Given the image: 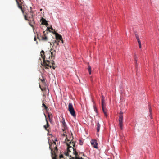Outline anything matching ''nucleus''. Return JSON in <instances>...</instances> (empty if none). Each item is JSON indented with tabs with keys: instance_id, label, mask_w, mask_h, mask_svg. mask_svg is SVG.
I'll list each match as a JSON object with an SVG mask.
<instances>
[{
	"instance_id": "obj_33",
	"label": "nucleus",
	"mask_w": 159,
	"mask_h": 159,
	"mask_svg": "<svg viewBox=\"0 0 159 159\" xmlns=\"http://www.w3.org/2000/svg\"><path fill=\"white\" fill-rule=\"evenodd\" d=\"M139 47L140 48H141V43L139 44Z\"/></svg>"
},
{
	"instance_id": "obj_31",
	"label": "nucleus",
	"mask_w": 159,
	"mask_h": 159,
	"mask_svg": "<svg viewBox=\"0 0 159 159\" xmlns=\"http://www.w3.org/2000/svg\"><path fill=\"white\" fill-rule=\"evenodd\" d=\"M44 127L45 128L46 130H47V128L48 127H47V126L46 125H44Z\"/></svg>"
},
{
	"instance_id": "obj_6",
	"label": "nucleus",
	"mask_w": 159,
	"mask_h": 159,
	"mask_svg": "<svg viewBox=\"0 0 159 159\" xmlns=\"http://www.w3.org/2000/svg\"><path fill=\"white\" fill-rule=\"evenodd\" d=\"M149 111L150 113V114H149V116H150V117L151 118V119H152V109L151 108V107L150 106H149Z\"/></svg>"
},
{
	"instance_id": "obj_14",
	"label": "nucleus",
	"mask_w": 159,
	"mask_h": 159,
	"mask_svg": "<svg viewBox=\"0 0 159 159\" xmlns=\"http://www.w3.org/2000/svg\"><path fill=\"white\" fill-rule=\"evenodd\" d=\"M44 115H45V118H46V122H47V127H48L49 126V125L48 121L47 120V118L46 117V115H45V114L44 113Z\"/></svg>"
},
{
	"instance_id": "obj_16",
	"label": "nucleus",
	"mask_w": 159,
	"mask_h": 159,
	"mask_svg": "<svg viewBox=\"0 0 159 159\" xmlns=\"http://www.w3.org/2000/svg\"><path fill=\"white\" fill-rule=\"evenodd\" d=\"M41 24H43V25H47L48 24V23L47 22V21H46V22H45V23H44V22H43V21H42V22Z\"/></svg>"
},
{
	"instance_id": "obj_37",
	"label": "nucleus",
	"mask_w": 159,
	"mask_h": 159,
	"mask_svg": "<svg viewBox=\"0 0 159 159\" xmlns=\"http://www.w3.org/2000/svg\"><path fill=\"white\" fill-rule=\"evenodd\" d=\"M102 99H105V97L103 96H102Z\"/></svg>"
},
{
	"instance_id": "obj_25",
	"label": "nucleus",
	"mask_w": 159,
	"mask_h": 159,
	"mask_svg": "<svg viewBox=\"0 0 159 159\" xmlns=\"http://www.w3.org/2000/svg\"><path fill=\"white\" fill-rule=\"evenodd\" d=\"M64 154L66 156H69V152H65L64 153Z\"/></svg>"
},
{
	"instance_id": "obj_40",
	"label": "nucleus",
	"mask_w": 159,
	"mask_h": 159,
	"mask_svg": "<svg viewBox=\"0 0 159 159\" xmlns=\"http://www.w3.org/2000/svg\"><path fill=\"white\" fill-rule=\"evenodd\" d=\"M53 143L55 144L56 146H57L56 143V142L53 141Z\"/></svg>"
},
{
	"instance_id": "obj_11",
	"label": "nucleus",
	"mask_w": 159,
	"mask_h": 159,
	"mask_svg": "<svg viewBox=\"0 0 159 159\" xmlns=\"http://www.w3.org/2000/svg\"><path fill=\"white\" fill-rule=\"evenodd\" d=\"M62 123L64 126L65 127H66V122H65V120L64 118H63V119H62Z\"/></svg>"
},
{
	"instance_id": "obj_26",
	"label": "nucleus",
	"mask_w": 159,
	"mask_h": 159,
	"mask_svg": "<svg viewBox=\"0 0 159 159\" xmlns=\"http://www.w3.org/2000/svg\"><path fill=\"white\" fill-rule=\"evenodd\" d=\"M135 36H136V39L137 40L139 39V37L138 35V34H135Z\"/></svg>"
},
{
	"instance_id": "obj_32",
	"label": "nucleus",
	"mask_w": 159,
	"mask_h": 159,
	"mask_svg": "<svg viewBox=\"0 0 159 159\" xmlns=\"http://www.w3.org/2000/svg\"><path fill=\"white\" fill-rule=\"evenodd\" d=\"M45 31H44L43 32V34L44 35H45L46 34L48 33V32H46V33H45Z\"/></svg>"
},
{
	"instance_id": "obj_47",
	"label": "nucleus",
	"mask_w": 159,
	"mask_h": 159,
	"mask_svg": "<svg viewBox=\"0 0 159 159\" xmlns=\"http://www.w3.org/2000/svg\"><path fill=\"white\" fill-rule=\"evenodd\" d=\"M51 54H52V56L53 55V52H51Z\"/></svg>"
},
{
	"instance_id": "obj_46",
	"label": "nucleus",
	"mask_w": 159,
	"mask_h": 159,
	"mask_svg": "<svg viewBox=\"0 0 159 159\" xmlns=\"http://www.w3.org/2000/svg\"><path fill=\"white\" fill-rule=\"evenodd\" d=\"M52 68H53V69H55V67L54 66H53L52 67Z\"/></svg>"
},
{
	"instance_id": "obj_35",
	"label": "nucleus",
	"mask_w": 159,
	"mask_h": 159,
	"mask_svg": "<svg viewBox=\"0 0 159 159\" xmlns=\"http://www.w3.org/2000/svg\"><path fill=\"white\" fill-rule=\"evenodd\" d=\"M59 41H58L57 43H56V46H58V45H59Z\"/></svg>"
},
{
	"instance_id": "obj_27",
	"label": "nucleus",
	"mask_w": 159,
	"mask_h": 159,
	"mask_svg": "<svg viewBox=\"0 0 159 159\" xmlns=\"http://www.w3.org/2000/svg\"><path fill=\"white\" fill-rule=\"evenodd\" d=\"M43 106H44V108L45 109H47V107L44 104V103H43Z\"/></svg>"
},
{
	"instance_id": "obj_22",
	"label": "nucleus",
	"mask_w": 159,
	"mask_h": 159,
	"mask_svg": "<svg viewBox=\"0 0 159 159\" xmlns=\"http://www.w3.org/2000/svg\"><path fill=\"white\" fill-rule=\"evenodd\" d=\"M93 108H94V111H95V112H96L97 113V110L96 107L94 106H93Z\"/></svg>"
},
{
	"instance_id": "obj_15",
	"label": "nucleus",
	"mask_w": 159,
	"mask_h": 159,
	"mask_svg": "<svg viewBox=\"0 0 159 159\" xmlns=\"http://www.w3.org/2000/svg\"><path fill=\"white\" fill-rule=\"evenodd\" d=\"M42 39L44 40H47V36H43Z\"/></svg>"
},
{
	"instance_id": "obj_4",
	"label": "nucleus",
	"mask_w": 159,
	"mask_h": 159,
	"mask_svg": "<svg viewBox=\"0 0 159 159\" xmlns=\"http://www.w3.org/2000/svg\"><path fill=\"white\" fill-rule=\"evenodd\" d=\"M49 148L51 150V156H52V159H57V158L56 157L57 156V155H56V154L55 153L54 154V155L53 156V152H52V151H53V149L52 148H51V143H49Z\"/></svg>"
},
{
	"instance_id": "obj_50",
	"label": "nucleus",
	"mask_w": 159,
	"mask_h": 159,
	"mask_svg": "<svg viewBox=\"0 0 159 159\" xmlns=\"http://www.w3.org/2000/svg\"><path fill=\"white\" fill-rule=\"evenodd\" d=\"M45 68H46V69H47V68H47V67H46Z\"/></svg>"
},
{
	"instance_id": "obj_1",
	"label": "nucleus",
	"mask_w": 159,
	"mask_h": 159,
	"mask_svg": "<svg viewBox=\"0 0 159 159\" xmlns=\"http://www.w3.org/2000/svg\"><path fill=\"white\" fill-rule=\"evenodd\" d=\"M68 110L71 116L74 117L76 116L75 111L73 108V105L71 103H69Z\"/></svg>"
},
{
	"instance_id": "obj_29",
	"label": "nucleus",
	"mask_w": 159,
	"mask_h": 159,
	"mask_svg": "<svg viewBox=\"0 0 159 159\" xmlns=\"http://www.w3.org/2000/svg\"><path fill=\"white\" fill-rule=\"evenodd\" d=\"M137 40L139 44L141 43V41H140V40H139V39H138Z\"/></svg>"
},
{
	"instance_id": "obj_9",
	"label": "nucleus",
	"mask_w": 159,
	"mask_h": 159,
	"mask_svg": "<svg viewBox=\"0 0 159 159\" xmlns=\"http://www.w3.org/2000/svg\"><path fill=\"white\" fill-rule=\"evenodd\" d=\"M88 70L89 74H91V67L89 65L88 66Z\"/></svg>"
},
{
	"instance_id": "obj_21",
	"label": "nucleus",
	"mask_w": 159,
	"mask_h": 159,
	"mask_svg": "<svg viewBox=\"0 0 159 159\" xmlns=\"http://www.w3.org/2000/svg\"><path fill=\"white\" fill-rule=\"evenodd\" d=\"M49 29H50V28H47V29H46V30L47 31L49 30L50 32H52L49 30ZM50 29H51L52 30H53V28L52 27L50 28Z\"/></svg>"
},
{
	"instance_id": "obj_28",
	"label": "nucleus",
	"mask_w": 159,
	"mask_h": 159,
	"mask_svg": "<svg viewBox=\"0 0 159 159\" xmlns=\"http://www.w3.org/2000/svg\"><path fill=\"white\" fill-rule=\"evenodd\" d=\"M30 18L31 19V20H32L33 21H34V19L33 17V15H32L30 17Z\"/></svg>"
},
{
	"instance_id": "obj_17",
	"label": "nucleus",
	"mask_w": 159,
	"mask_h": 159,
	"mask_svg": "<svg viewBox=\"0 0 159 159\" xmlns=\"http://www.w3.org/2000/svg\"><path fill=\"white\" fill-rule=\"evenodd\" d=\"M105 102V99H102V107L104 106V103Z\"/></svg>"
},
{
	"instance_id": "obj_34",
	"label": "nucleus",
	"mask_w": 159,
	"mask_h": 159,
	"mask_svg": "<svg viewBox=\"0 0 159 159\" xmlns=\"http://www.w3.org/2000/svg\"><path fill=\"white\" fill-rule=\"evenodd\" d=\"M57 42V41L56 40H55L53 42V44L54 45Z\"/></svg>"
},
{
	"instance_id": "obj_44",
	"label": "nucleus",
	"mask_w": 159,
	"mask_h": 159,
	"mask_svg": "<svg viewBox=\"0 0 159 159\" xmlns=\"http://www.w3.org/2000/svg\"><path fill=\"white\" fill-rule=\"evenodd\" d=\"M61 43H63V40L62 39H61Z\"/></svg>"
},
{
	"instance_id": "obj_13",
	"label": "nucleus",
	"mask_w": 159,
	"mask_h": 159,
	"mask_svg": "<svg viewBox=\"0 0 159 159\" xmlns=\"http://www.w3.org/2000/svg\"><path fill=\"white\" fill-rule=\"evenodd\" d=\"M72 148V149H73V151H74L73 153H74V154L76 156H77V155H78L77 152L76 151V150L74 148Z\"/></svg>"
},
{
	"instance_id": "obj_42",
	"label": "nucleus",
	"mask_w": 159,
	"mask_h": 159,
	"mask_svg": "<svg viewBox=\"0 0 159 159\" xmlns=\"http://www.w3.org/2000/svg\"><path fill=\"white\" fill-rule=\"evenodd\" d=\"M67 151H68V152H71V151H70V150H69V149H67Z\"/></svg>"
},
{
	"instance_id": "obj_7",
	"label": "nucleus",
	"mask_w": 159,
	"mask_h": 159,
	"mask_svg": "<svg viewBox=\"0 0 159 159\" xmlns=\"http://www.w3.org/2000/svg\"><path fill=\"white\" fill-rule=\"evenodd\" d=\"M102 111H103V112L104 113L105 116L106 117H107V113L106 111V109H105L104 108V106L102 107Z\"/></svg>"
},
{
	"instance_id": "obj_36",
	"label": "nucleus",
	"mask_w": 159,
	"mask_h": 159,
	"mask_svg": "<svg viewBox=\"0 0 159 159\" xmlns=\"http://www.w3.org/2000/svg\"><path fill=\"white\" fill-rule=\"evenodd\" d=\"M29 24L32 27H34V26L32 25L30 23H29Z\"/></svg>"
},
{
	"instance_id": "obj_19",
	"label": "nucleus",
	"mask_w": 159,
	"mask_h": 159,
	"mask_svg": "<svg viewBox=\"0 0 159 159\" xmlns=\"http://www.w3.org/2000/svg\"><path fill=\"white\" fill-rule=\"evenodd\" d=\"M48 117L49 118L50 122L51 123L52 120L51 119V118H50V114H49V113L48 114Z\"/></svg>"
},
{
	"instance_id": "obj_39",
	"label": "nucleus",
	"mask_w": 159,
	"mask_h": 159,
	"mask_svg": "<svg viewBox=\"0 0 159 159\" xmlns=\"http://www.w3.org/2000/svg\"><path fill=\"white\" fill-rule=\"evenodd\" d=\"M55 150H56L57 151V150H58L57 148V146H56V147L55 148Z\"/></svg>"
},
{
	"instance_id": "obj_38",
	"label": "nucleus",
	"mask_w": 159,
	"mask_h": 159,
	"mask_svg": "<svg viewBox=\"0 0 159 159\" xmlns=\"http://www.w3.org/2000/svg\"><path fill=\"white\" fill-rule=\"evenodd\" d=\"M25 20H28L27 19L26 16H25Z\"/></svg>"
},
{
	"instance_id": "obj_18",
	"label": "nucleus",
	"mask_w": 159,
	"mask_h": 159,
	"mask_svg": "<svg viewBox=\"0 0 159 159\" xmlns=\"http://www.w3.org/2000/svg\"><path fill=\"white\" fill-rule=\"evenodd\" d=\"M79 144L81 145H82L83 144V142H82V140H79Z\"/></svg>"
},
{
	"instance_id": "obj_23",
	"label": "nucleus",
	"mask_w": 159,
	"mask_h": 159,
	"mask_svg": "<svg viewBox=\"0 0 159 159\" xmlns=\"http://www.w3.org/2000/svg\"><path fill=\"white\" fill-rule=\"evenodd\" d=\"M41 56H42V57L43 58H44V57H43V54L42 53H43V54H44V52L43 50H42L41 52Z\"/></svg>"
},
{
	"instance_id": "obj_41",
	"label": "nucleus",
	"mask_w": 159,
	"mask_h": 159,
	"mask_svg": "<svg viewBox=\"0 0 159 159\" xmlns=\"http://www.w3.org/2000/svg\"><path fill=\"white\" fill-rule=\"evenodd\" d=\"M53 141L55 142H56V141H57V139H55Z\"/></svg>"
},
{
	"instance_id": "obj_51",
	"label": "nucleus",
	"mask_w": 159,
	"mask_h": 159,
	"mask_svg": "<svg viewBox=\"0 0 159 159\" xmlns=\"http://www.w3.org/2000/svg\"><path fill=\"white\" fill-rule=\"evenodd\" d=\"M37 43H38V42L37 41L36 43L37 44Z\"/></svg>"
},
{
	"instance_id": "obj_49",
	"label": "nucleus",
	"mask_w": 159,
	"mask_h": 159,
	"mask_svg": "<svg viewBox=\"0 0 159 159\" xmlns=\"http://www.w3.org/2000/svg\"><path fill=\"white\" fill-rule=\"evenodd\" d=\"M52 65H53V64H54V63H53V62H52Z\"/></svg>"
},
{
	"instance_id": "obj_30",
	"label": "nucleus",
	"mask_w": 159,
	"mask_h": 159,
	"mask_svg": "<svg viewBox=\"0 0 159 159\" xmlns=\"http://www.w3.org/2000/svg\"><path fill=\"white\" fill-rule=\"evenodd\" d=\"M67 145L68 146L67 149H69L70 148H72L71 146H70V145H69L68 144H67Z\"/></svg>"
},
{
	"instance_id": "obj_8",
	"label": "nucleus",
	"mask_w": 159,
	"mask_h": 159,
	"mask_svg": "<svg viewBox=\"0 0 159 159\" xmlns=\"http://www.w3.org/2000/svg\"><path fill=\"white\" fill-rule=\"evenodd\" d=\"M100 124L99 122L98 121L97 123V129L98 132L100 130Z\"/></svg>"
},
{
	"instance_id": "obj_2",
	"label": "nucleus",
	"mask_w": 159,
	"mask_h": 159,
	"mask_svg": "<svg viewBox=\"0 0 159 159\" xmlns=\"http://www.w3.org/2000/svg\"><path fill=\"white\" fill-rule=\"evenodd\" d=\"M123 112L120 111V116L119 118V125L120 128L121 130H122L123 128Z\"/></svg>"
},
{
	"instance_id": "obj_10",
	"label": "nucleus",
	"mask_w": 159,
	"mask_h": 159,
	"mask_svg": "<svg viewBox=\"0 0 159 159\" xmlns=\"http://www.w3.org/2000/svg\"><path fill=\"white\" fill-rule=\"evenodd\" d=\"M43 61L44 65L45 66H49V64H48L46 62L45 59V58H43Z\"/></svg>"
},
{
	"instance_id": "obj_20",
	"label": "nucleus",
	"mask_w": 159,
	"mask_h": 159,
	"mask_svg": "<svg viewBox=\"0 0 159 159\" xmlns=\"http://www.w3.org/2000/svg\"><path fill=\"white\" fill-rule=\"evenodd\" d=\"M41 21H42V22L43 21L44 23H45L46 21L45 20V19L43 18H42L40 20Z\"/></svg>"
},
{
	"instance_id": "obj_3",
	"label": "nucleus",
	"mask_w": 159,
	"mask_h": 159,
	"mask_svg": "<svg viewBox=\"0 0 159 159\" xmlns=\"http://www.w3.org/2000/svg\"><path fill=\"white\" fill-rule=\"evenodd\" d=\"M91 143L92 145H93L94 148L96 149L98 148V144L97 143V140H96L92 139Z\"/></svg>"
},
{
	"instance_id": "obj_45",
	"label": "nucleus",
	"mask_w": 159,
	"mask_h": 159,
	"mask_svg": "<svg viewBox=\"0 0 159 159\" xmlns=\"http://www.w3.org/2000/svg\"><path fill=\"white\" fill-rule=\"evenodd\" d=\"M48 66L49 67H50V68L52 67V66L51 65H49V66Z\"/></svg>"
},
{
	"instance_id": "obj_12",
	"label": "nucleus",
	"mask_w": 159,
	"mask_h": 159,
	"mask_svg": "<svg viewBox=\"0 0 159 159\" xmlns=\"http://www.w3.org/2000/svg\"><path fill=\"white\" fill-rule=\"evenodd\" d=\"M16 2H17V3L18 4V7H19V8H20V9H21L22 10V12L23 13H24V11H23V10L22 9V6H20L19 5V2H18V1L17 0H16Z\"/></svg>"
},
{
	"instance_id": "obj_5",
	"label": "nucleus",
	"mask_w": 159,
	"mask_h": 159,
	"mask_svg": "<svg viewBox=\"0 0 159 159\" xmlns=\"http://www.w3.org/2000/svg\"><path fill=\"white\" fill-rule=\"evenodd\" d=\"M55 34L56 35V38L57 39L59 40H61V39H62V37L60 35L58 34L57 33H56Z\"/></svg>"
},
{
	"instance_id": "obj_48",
	"label": "nucleus",
	"mask_w": 159,
	"mask_h": 159,
	"mask_svg": "<svg viewBox=\"0 0 159 159\" xmlns=\"http://www.w3.org/2000/svg\"><path fill=\"white\" fill-rule=\"evenodd\" d=\"M47 62H49V60H47Z\"/></svg>"
},
{
	"instance_id": "obj_24",
	"label": "nucleus",
	"mask_w": 159,
	"mask_h": 159,
	"mask_svg": "<svg viewBox=\"0 0 159 159\" xmlns=\"http://www.w3.org/2000/svg\"><path fill=\"white\" fill-rule=\"evenodd\" d=\"M64 156L63 154H60L59 156V158L60 159L61 158H63Z\"/></svg>"
},
{
	"instance_id": "obj_43",
	"label": "nucleus",
	"mask_w": 159,
	"mask_h": 159,
	"mask_svg": "<svg viewBox=\"0 0 159 159\" xmlns=\"http://www.w3.org/2000/svg\"><path fill=\"white\" fill-rule=\"evenodd\" d=\"M34 41H36V38L35 37L34 38Z\"/></svg>"
}]
</instances>
